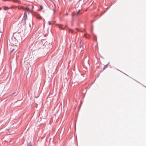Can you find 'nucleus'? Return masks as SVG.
<instances>
[{"label":"nucleus","instance_id":"f257e3e1","mask_svg":"<svg viewBox=\"0 0 146 146\" xmlns=\"http://www.w3.org/2000/svg\"><path fill=\"white\" fill-rule=\"evenodd\" d=\"M13 36L15 39L18 41H21L22 39L20 33H14Z\"/></svg>","mask_w":146,"mask_h":146},{"label":"nucleus","instance_id":"f03ea898","mask_svg":"<svg viewBox=\"0 0 146 146\" xmlns=\"http://www.w3.org/2000/svg\"><path fill=\"white\" fill-rule=\"evenodd\" d=\"M19 41H18L17 40V41L15 40L13 43V45L15 46H18L19 45V43L18 42Z\"/></svg>","mask_w":146,"mask_h":146},{"label":"nucleus","instance_id":"7ed1b4c3","mask_svg":"<svg viewBox=\"0 0 146 146\" xmlns=\"http://www.w3.org/2000/svg\"><path fill=\"white\" fill-rule=\"evenodd\" d=\"M24 10L25 11V12H26V11H27L28 13L31 12L30 9L28 7H27L26 8H25Z\"/></svg>","mask_w":146,"mask_h":146},{"label":"nucleus","instance_id":"20e7f679","mask_svg":"<svg viewBox=\"0 0 146 146\" xmlns=\"http://www.w3.org/2000/svg\"><path fill=\"white\" fill-rule=\"evenodd\" d=\"M35 17L37 19H40L42 18V17L39 14H36L35 15Z\"/></svg>","mask_w":146,"mask_h":146},{"label":"nucleus","instance_id":"39448f33","mask_svg":"<svg viewBox=\"0 0 146 146\" xmlns=\"http://www.w3.org/2000/svg\"><path fill=\"white\" fill-rule=\"evenodd\" d=\"M17 7L19 9H23L24 10L25 7L23 6H21V7Z\"/></svg>","mask_w":146,"mask_h":146},{"label":"nucleus","instance_id":"423d86ee","mask_svg":"<svg viewBox=\"0 0 146 146\" xmlns=\"http://www.w3.org/2000/svg\"><path fill=\"white\" fill-rule=\"evenodd\" d=\"M68 31L69 33H73L74 32V33L76 32H74L71 29H69Z\"/></svg>","mask_w":146,"mask_h":146},{"label":"nucleus","instance_id":"0eeeda50","mask_svg":"<svg viewBox=\"0 0 146 146\" xmlns=\"http://www.w3.org/2000/svg\"><path fill=\"white\" fill-rule=\"evenodd\" d=\"M27 14L26 12H25L24 14V17H25V20H26V19L27 18Z\"/></svg>","mask_w":146,"mask_h":146},{"label":"nucleus","instance_id":"6e6552de","mask_svg":"<svg viewBox=\"0 0 146 146\" xmlns=\"http://www.w3.org/2000/svg\"><path fill=\"white\" fill-rule=\"evenodd\" d=\"M14 2L15 3H20L21 1H19V0H13Z\"/></svg>","mask_w":146,"mask_h":146},{"label":"nucleus","instance_id":"1a4fd4ad","mask_svg":"<svg viewBox=\"0 0 146 146\" xmlns=\"http://www.w3.org/2000/svg\"><path fill=\"white\" fill-rule=\"evenodd\" d=\"M15 49H13L11 52L10 54H11L13 52H14V53L15 52Z\"/></svg>","mask_w":146,"mask_h":146},{"label":"nucleus","instance_id":"9d476101","mask_svg":"<svg viewBox=\"0 0 146 146\" xmlns=\"http://www.w3.org/2000/svg\"><path fill=\"white\" fill-rule=\"evenodd\" d=\"M58 27L59 28H60L61 29H63V28L62 27V26L61 25H58Z\"/></svg>","mask_w":146,"mask_h":146},{"label":"nucleus","instance_id":"9b49d317","mask_svg":"<svg viewBox=\"0 0 146 146\" xmlns=\"http://www.w3.org/2000/svg\"><path fill=\"white\" fill-rule=\"evenodd\" d=\"M3 8H4V9L5 10H7V9H9V8H8V7H6V6H5V7H3Z\"/></svg>","mask_w":146,"mask_h":146},{"label":"nucleus","instance_id":"f8f14e48","mask_svg":"<svg viewBox=\"0 0 146 146\" xmlns=\"http://www.w3.org/2000/svg\"><path fill=\"white\" fill-rule=\"evenodd\" d=\"M80 11V10H78V12H77V15H78L79 14Z\"/></svg>","mask_w":146,"mask_h":146},{"label":"nucleus","instance_id":"ddd939ff","mask_svg":"<svg viewBox=\"0 0 146 146\" xmlns=\"http://www.w3.org/2000/svg\"><path fill=\"white\" fill-rule=\"evenodd\" d=\"M27 146H31V143H30L29 144H28Z\"/></svg>","mask_w":146,"mask_h":146},{"label":"nucleus","instance_id":"4468645a","mask_svg":"<svg viewBox=\"0 0 146 146\" xmlns=\"http://www.w3.org/2000/svg\"><path fill=\"white\" fill-rule=\"evenodd\" d=\"M49 24L50 25H51L52 24V23H50V22H48Z\"/></svg>","mask_w":146,"mask_h":146},{"label":"nucleus","instance_id":"2eb2a0df","mask_svg":"<svg viewBox=\"0 0 146 146\" xmlns=\"http://www.w3.org/2000/svg\"><path fill=\"white\" fill-rule=\"evenodd\" d=\"M40 8L41 9H42V6H40Z\"/></svg>","mask_w":146,"mask_h":146},{"label":"nucleus","instance_id":"dca6fc26","mask_svg":"<svg viewBox=\"0 0 146 146\" xmlns=\"http://www.w3.org/2000/svg\"><path fill=\"white\" fill-rule=\"evenodd\" d=\"M106 66H107V65H105V66H104V67H106Z\"/></svg>","mask_w":146,"mask_h":146},{"label":"nucleus","instance_id":"f3484780","mask_svg":"<svg viewBox=\"0 0 146 146\" xmlns=\"http://www.w3.org/2000/svg\"><path fill=\"white\" fill-rule=\"evenodd\" d=\"M106 66H107V65H105V66H104V67H106Z\"/></svg>","mask_w":146,"mask_h":146},{"label":"nucleus","instance_id":"a211bd4d","mask_svg":"<svg viewBox=\"0 0 146 146\" xmlns=\"http://www.w3.org/2000/svg\"><path fill=\"white\" fill-rule=\"evenodd\" d=\"M1 8H0V10H1Z\"/></svg>","mask_w":146,"mask_h":146}]
</instances>
